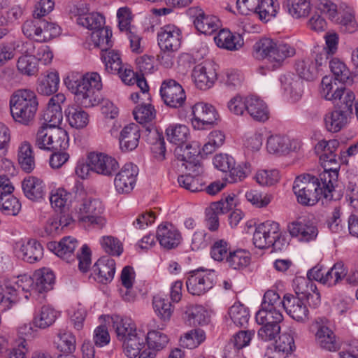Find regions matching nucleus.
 I'll return each instance as SVG.
<instances>
[{
	"label": "nucleus",
	"mask_w": 358,
	"mask_h": 358,
	"mask_svg": "<svg viewBox=\"0 0 358 358\" xmlns=\"http://www.w3.org/2000/svg\"><path fill=\"white\" fill-rule=\"evenodd\" d=\"M113 328L115 329L117 339L120 341L138 331L133 320L129 317H122L120 315L112 317Z\"/></svg>",
	"instance_id": "37"
},
{
	"label": "nucleus",
	"mask_w": 358,
	"mask_h": 358,
	"mask_svg": "<svg viewBox=\"0 0 358 358\" xmlns=\"http://www.w3.org/2000/svg\"><path fill=\"white\" fill-rule=\"evenodd\" d=\"M280 9L277 0H262L255 11L259 19L265 22L275 17Z\"/></svg>",
	"instance_id": "50"
},
{
	"label": "nucleus",
	"mask_w": 358,
	"mask_h": 358,
	"mask_svg": "<svg viewBox=\"0 0 358 358\" xmlns=\"http://www.w3.org/2000/svg\"><path fill=\"white\" fill-rule=\"evenodd\" d=\"M78 246L77 240L71 236L64 237L59 243H50V249L61 259L70 262L76 258L75 250Z\"/></svg>",
	"instance_id": "28"
},
{
	"label": "nucleus",
	"mask_w": 358,
	"mask_h": 358,
	"mask_svg": "<svg viewBox=\"0 0 358 358\" xmlns=\"http://www.w3.org/2000/svg\"><path fill=\"white\" fill-rule=\"evenodd\" d=\"M140 136V128L136 124L131 123L125 126L120 135V149L124 152L135 150L138 145Z\"/></svg>",
	"instance_id": "29"
},
{
	"label": "nucleus",
	"mask_w": 358,
	"mask_h": 358,
	"mask_svg": "<svg viewBox=\"0 0 358 358\" xmlns=\"http://www.w3.org/2000/svg\"><path fill=\"white\" fill-rule=\"evenodd\" d=\"M257 57L266 59L268 67L272 70L279 68L287 57H293L295 48L287 43L277 44L269 38L259 40L254 45Z\"/></svg>",
	"instance_id": "4"
},
{
	"label": "nucleus",
	"mask_w": 358,
	"mask_h": 358,
	"mask_svg": "<svg viewBox=\"0 0 358 358\" xmlns=\"http://www.w3.org/2000/svg\"><path fill=\"white\" fill-rule=\"evenodd\" d=\"M192 124L194 129H206L214 124L217 113L211 104L198 102L192 107Z\"/></svg>",
	"instance_id": "14"
},
{
	"label": "nucleus",
	"mask_w": 358,
	"mask_h": 358,
	"mask_svg": "<svg viewBox=\"0 0 358 358\" xmlns=\"http://www.w3.org/2000/svg\"><path fill=\"white\" fill-rule=\"evenodd\" d=\"M115 273V262L110 257H102L92 267V275L98 282L107 284L112 281Z\"/></svg>",
	"instance_id": "25"
},
{
	"label": "nucleus",
	"mask_w": 358,
	"mask_h": 358,
	"mask_svg": "<svg viewBox=\"0 0 358 358\" xmlns=\"http://www.w3.org/2000/svg\"><path fill=\"white\" fill-rule=\"evenodd\" d=\"M182 148H178L175 150V155L189 173L178 178L180 186L192 192L203 191L205 189L203 165L193 156L182 154Z\"/></svg>",
	"instance_id": "5"
},
{
	"label": "nucleus",
	"mask_w": 358,
	"mask_h": 358,
	"mask_svg": "<svg viewBox=\"0 0 358 358\" xmlns=\"http://www.w3.org/2000/svg\"><path fill=\"white\" fill-rule=\"evenodd\" d=\"M310 331L314 335L316 344L322 349L335 352L339 349L336 335L322 318H317L312 322Z\"/></svg>",
	"instance_id": "12"
},
{
	"label": "nucleus",
	"mask_w": 358,
	"mask_h": 358,
	"mask_svg": "<svg viewBox=\"0 0 358 358\" xmlns=\"http://www.w3.org/2000/svg\"><path fill=\"white\" fill-rule=\"evenodd\" d=\"M181 40V30L174 24H166L157 32V43L162 51H177L180 47Z\"/></svg>",
	"instance_id": "16"
},
{
	"label": "nucleus",
	"mask_w": 358,
	"mask_h": 358,
	"mask_svg": "<svg viewBox=\"0 0 358 358\" xmlns=\"http://www.w3.org/2000/svg\"><path fill=\"white\" fill-rule=\"evenodd\" d=\"M18 71L24 76H35L38 71L37 62L31 55L27 54L20 56L17 62Z\"/></svg>",
	"instance_id": "59"
},
{
	"label": "nucleus",
	"mask_w": 358,
	"mask_h": 358,
	"mask_svg": "<svg viewBox=\"0 0 358 358\" xmlns=\"http://www.w3.org/2000/svg\"><path fill=\"white\" fill-rule=\"evenodd\" d=\"M217 78V73L210 64H199L195 66L192 72V78L195 86L201 90L211 88Z\"/></svg>",
	"instance_id": "22"
},
{
	"label": "nucleus",
	"mask_w": 358,
	"mask_h": 358,
	"mask_svg": "<svg viewBox=\"0 0 358 358\" xmlns=\"http://www.w3.org/2000/svg\"><path fill=\"white\" fill-rule=\"evenodd\" d=\"M22 188L26 197L32 201L43 199L45 194V183L34 176L26 177L22 182Z\"/></svg>",
	"instance_id": "31"
},
{
	"label": "nucleus",
	"mask_w": 358,
	"mask_h": 358,
	"mask_svg": "<svg viewBox=\"0 0 358 358\" xmlns=\"http://www.w3.org/2000/svg\"><path fill=\"white\" fill-rule=\"evenodd\" d=\"M316 66L312 58H306L296 63L295 69L300 79L311 81L319 74Z\"/></svg>",
	"instance_id": "47"
},
{
	"label": "nucleus",
	"mask_w": 358,
	"mask_h": 358,
	"mask_svg": "<svg viewBox=\"0 0 358 358\" xmlns=\"http://www.w3.org/2000/svg\"><path fill=\"white\" fill-rule=\"evenodd\" d=\"M229 315L233 322L241 327H245L250 319L249 310L239 303H235L229 308Z\"/></svg>",
	"instance_id": "56"
},
{
	"label": "nucleus",
	"mask_w": 358,
	"mask_h": 358,
	"mask_svg": "<svg viewBox=\"0 0 358 358\" xmlns=\"http://www.w3.org/2000/svg\"><path fill=\"white\" fill-rule=\"evenodd\" d=\"M189 15L194 19L195 28L201 34L212 35L220 27V21L215 15L206 14L199 7H191L188 10Z\"/></svg>",
	"instance_id": "19"
},
{
	"label": "nucleus",
	"mask_w": 358,
	"mask_h": 358,
	"mask_svg": "<svg viewBox=\"0 0 358 358\" xmlns=\"http://www.w3.org/2000/svg\"><path fill=\"white\" fill-rule=\"evenodd\" d=\"M69 147V136L62 128H52L46 150H62Z\"/></svg>",
	"instance_id": "48"
},
{
	"label": "nucleus",
	"mask_w": 358,
	"mask_h": 358,
	"mask_svg": "<svg viewBox=\"0 0 358 358\" xmlns=\"http://www.w3.org/2000/svg\"><path fill=\"white\" fill-rule=\"evenodd\" d=\"M250 255L248 252L244 250H237L229 252L227 262L233 269H241L250 264Z\"/></svg>",
	"instance_id": "55"
},
{
	"label": "nucleus",
	"mask_w": 358,
	"mask_h": 358,
	"mask_svg": "<svg viewBox=\"0 0 358 358\" xmlns=\"http://www.w3.org/2000/svg\"><path fill=\"white\" fill-rule=\"evenodd\" d=\"M145 341L150 350L160 351L167 345L169 338L160 331L152 330L145 336Z\"/></svg>",
	"instance_id": "58"
},
{
	"label": "nucleus",
	"mask_w": 358,
	"mask_h": 358,
	"mask_svg": "<svg viewBox=\"0 0 358 358\" xmlns=\"http://www.w3.org/2000/svg\"><path fill=\"white\" fill-rule=\"evenodd\" d=\"M71 194L64 188H58L51 192L50 201L55 210H62L68 203Z\"/></svg>",
	"instance_id": "64"
},
{
	"label": "nucleus",
	"mask_w": 358,
	"mask_h": 358,
	"mask_svg": "<svg viewBox=\"0 0 358 358\" xmlns=\"http://www.w3.org/2000/svg\"><path fill=\"white\" fill-rule=\"evenodd\" d=\"M22 30L24 36L38 43L49 42L61 34L58 24L45 19L27 20L22 24Z\"/></svg>",
	"instance_id": "9"
},
{
	"label": "nucleus",
	"mask_w": 358,
	"mask_h": 358,
	"mask_svg": "<svg viewBox=\"0 0 358 358\" xmlns=\"http://www.w3.org/2000/svg\"><path fill=\"white\" fill-rule=\"evenodd\" d=\"M101 59L108 73L115 74L123 69L120 53L115 50L108 49L101 53Z\"/></svg>",
	"instance_id": "40"
},
{
	"label": "nucleus",
	"mask_w": 358,
	"mask_h": 358,
	"mask_svg": "<svg viewBox=\"0 0 358 358\" xmlns=\"http://www.w3.org/2000/svg\"><path fill=\"white\" fill-rule=\"evenodd\" d=\"M112 36V30L108 27H103L92 32L91 40L94 46L99 48L103 52L113 46Z\"/></svg>",
	"instance_id": "42"
},
{
	"label": "nucleus",
	"mask_w": 358,
	"mask_h": 358,
	"mask_svg": "<svg viewBox=\"0 0 358 358\" xmlns=\"http://www.w3.org/2000/svg\"><path fill=\"white\" fill-rule=\"evenodd\" d=\"M332 76H326L322 78L320 86L321 96L327 101H333L335 100V95L337 92L341 89L337 86V83Z\"/></svg>",
	"instance_id": "61"
},
{
	"label": "nucleus",
	"mask_w": 358,
	"mask_h": 358,
	"mask_svg": "<svg viewBox=\"0 0 358 358\" xmlns=\"http://www.w3.org/2000/svg\"><path fill=\"white\" fill-rule=\"evenodd\" d=\"M205 340V331L201 329H195L185 333L180 338V343L185 348L194 349L201 345Z\"/></svg>",
	"instance_id": "57"
},
{
	"label": "nucleus",
	"mask_w": 358,
	"mask_h": 358,
	"mask_svg": "<svg viewBox=\"0 0 358 358\" xmlns=\"http://www.w3.org/2000/svg\"><path fill=\"white\" fill-rule=\"evenodd\" d=\"M266 147L268 153L281 156L299 150L301 142L285 135L274 134L267 138Z\"/></svg>",
	"instance_id": "17"
},
{
	"label": "nucleus",
	"mask_w": 358,
	"mask_h": 358,
	"mask_svg": "<svg viewBox=\"0 0 358 358\" xmlns=\"http://www.w3.org/2000/svg\"><path fill=\"white\" fill-rule=\"evenodd\" d=\"M17 255L24 261L34 263L42 259L43 248L35 239H28L17 243Z\"/></svg>",
	"instance_id": "26"
},
{
	"label": "nucleus",
	"mask_w": 358,
	"mask_h": 358,
	"mask_svg": "<svg viewBox=\"0 0 358 358\" xmlns=\"http://www.w3.org/2000/svg\"><path fill=\"white\" fill-rule=\"evenodd\" d=\"M350 115L348 112L341 109L327 112L324 116L325 128L330 132H338L348 124Z\"/></svg>",
	"instance_id": "33"
},
{
	"label": "nucleus",
	"mask_w": 358,
	"mask_h": 358,
	"mask_svg": "<svg viewBox=\"0 0 358 358\" xmlns=\"http://www.w3.org/2000/svg\"><path fill=\"white\" fill-rule=\"evenodd\" d=\"M156 237L160 245L167 250L176 248L182 241V236L179 230L169 222L159 225Z\"/></svg>",
	"instance_id": "23"
},
{
	"label": "nucleus",
	"mask_w": 358,
	"mask_h": 358,
	"mask_svg": "<svg viewBox=\"0 0 358 358\" xmlns=\"http://www.w3.org/2000/svg\"><path fill=\"white\" fill-rule=\"evenodd\" d=\"M288 315L298 322H306L309 320V310L301 298L292 294L284 296V308Z\"/></svg>",
	"instance_id": "24"
},
{
	"label": "nucleus",
	"mask_w": 358,
	"mask_h": 358,
	"mask_svg": "<svg viewBox=\"0 0 358 358\" xmlns=\"http://www.w3.org/2000/svg\"><path fill=\"white\" fill-rule=\"evenodd\" d=\"M287 229L291 237L305 243L315 241L319 233L317 222L306 215L289 222Z\"/></svg>",
	"instance_id": "10"
},
{
	"label": "nucleus",
	"mask_w": 358,
	"mask_h": 358,
	"mask_svg": "<svg viewBox=\"0 0 358 358\" xmlns=\"http://www.w3.org/2000/svg\"><path fill=\"white\" fill-rule=\"evenodd\" d=\"M135 120L140 124L152 121L156 115V111L150 103H143L135 108L133 112Z\"/></svg>",
	"instance_id": "63"
},
{
	"label": "nucleus",
	"mask_w": 358,
	"mask_h": 358,
	"mask_svg": "<svg viewBox=\"0 0 358 358\" xmlns=\"http://www.w3.org/2000/svg\"><path fill=\"white\" fill-rule=\"evenodd\" d=\"M58 313L49 306H43L36 313L34 324L36 327L45 329L51 326L56 320Z\"/></svg>",
	"instance_id": "44"
},
{
	"label": "nucleus",
	"mask_w": 358,
	"mask_h": 358,
	"mask_svg": "<svg viewBox=\"0 0 358 358\" xmlns=\"http://www.w3.org/2000/svg\"><path fill=\"white\" fill-rule=\"evenodd\" d=\"M216 45L229 50H237L243 45V39L240 34L231 33L228 29H221L214 37Z\"/></svg>",
	"instance_id": "35"
},
{
	"label": "nucleus",
	"mask_w": 358,
	"mask_h": 358,
	"mask_svg": "<svg viewBox=\"0 0 358 358\" xmlns=\"http://www.w3.org/2000/svg\"><path fill=\"white\" fill-rule=\"evenodd\" d=\"M329 68L334 79L341 83H346L350 77V71L346 64L340 59L334 57L329 61Z\"/></svg>",
	"instance_id": "60"
},
{
	"label": "nucleus",
	"mask_w": 358,
	"mask_h": 358,
	"mask_svg": "<svg viewBox=\"0 0 358 358\" xmlns=\"http://www.w3.org/2000/svg\"><path fill=\"white\" fill-rule=\"evenodd\" d=\"M122 342L125 355L129 358H136L145 346V334L143 331L138 330V332L131 334Z\"/></svg>",
	"instance_id": "34"
},
{
	"label": "nucleus",
	"mask_w": 358,
	"mask_h": 358,
	"mask_svg": "<svg viewBox=\"0 0 358 358\" xmlns=\"http://www.w3.org/2000/svg\"><path fill=\"white\" fill-rule=\"evenodd\" d=\"M280 83L285 95L292 102L299 101L303 93V83L298 76L287 73L280 77Z\"/></svg>",
	"instance_id": "27"
},
{
	"label": "nucleus",
	"mask_w": 358,
	"mask_h": 358,
	"mask_svg": "<svg viewBox=\"0 0 358 358\" xmlns=\"http://www.w3.org/2000/svg\"><path fill=\"white\" fill-rule=\"evenodd\" d=\"M138 168L133 163L125 164L120 171L115 175L114 186L119 194H129L131 192L137 180Z\"/></svg>",
	"instance_id": "18"
},
{
	"label": "nucleus",
	"mask_w": 358,
	"mask_h": 358,
	"mask_svg": "<svg viewBox=\"0 0 358 358\" xmlns=\"http://www.w3.org/2000/svg\"><path fill=\"white\" fill-rule=\"evenodd\" d=\"M25 48V53L31 55L35 60H38L43 65L50 64L53 59V53L48 45L36 47L32 43H26Z\"/></svg>",
	"instance_id": "45"
},
{
	"label": "nucleus",
	"mask_w": 358,
	"mask_h": 358,
	"mask_svg": "<svg viewBox=\"0 0 358 358\" xmlns=\"http://www.w3.org/2000/svg\"><path fill=\"white\" fill-rule=\"evenodd\" d=\"M66 115L70 126L78 129L86 127L90 121L88 113L80 108H69Z\"/></svg>",
	"instance_id": "46"
},
{
	"label": "nucleus",
	"mask_w": 358,
	"mask_h": 358,
	"mask_svg": "<svg viewBox=\"0 0 358 358\" xmlns=\"http://www.w3.org/2000/svg\"><path fill=\"white\" fill-rule=\"evenodd\" d=\"M216 272L214 270L197 269L190 271L186 280L189 294L200 296L209 291L215 285Z\"/></svg>",
	"instance_id": "11"
},
{
	"label": "nucleus",
	"mask_w": 358,
	"mask_h": 358,
	"mask_svg": "<svg viewBox=\"0 0 358 358\" xmlns=\"http://www.w3.org/2000/svg\"><path fill=\"white\" fill-rule=\"evenodd\" d=\"M38 106L37 96L31 90H18L14 92L10 100L13 118L24 125H29L34 120Z\"/></svg>",
	"instance_id": "3"
},
{
	"label": "nucleus",
	"mask_w": 358,
	"mask_h": 358,
	"mask_svg": "<svg viewBox=\"0 0 358 358\" xmlns=\"http://www.w3.org/2000/svg\"><path fill=\"white\" fill-rule=\"evenodd\" d=\"M246 112L255 121L264 122L269 119V110L266 103L257 96H246Z\"/></svg>",
	"instance_id": "30"
},
{
	"label": "nucleus",
	"mask_w": 358,
	"mask_h": 358,
	"mask_svg": "<svg viewBox=\"0 0 358 358\" xmlns=\"http://www.w3.org/2000/svg\"><path fill=\"white\" fill-rule=\"evenodd\" d=\"M296 298L306 299L310 307L317 308L321 304V295L316 285L310 279L296 276L292 282Z\"/></svg>",
	"instance_id": "13"
},
{
	"label": "nucleus",
	"mask_w": 358,
	"mask_h": 358,
	"mask_svg": "<svg viewBox=\"0 0 358 358\" xmlns=\"http://www.w3.org/2000/svg\"><path fill=\"white\" fill-rule=\"evenodd\" d=\"M336 140L319 141L315 145V151L320 155V161L324 171L320 173V180L335 186L338 181L339 164L335 152L338 146Z\"/></svg>",
	"instance_id": "6"
},
{
	"label": "nucleus",
	"mask_w": 358,
	"mask_h": 358,
	"mask_svg": "<svg viewBox=\"0 0 358 358\" xmlns=\"http://www.w3.org/2000/svg\"><path fill=\"white\" fill-rule=\"evenodd\" d=\"M286 8L288 13L295 19L306 17L310 13V0H287Z\"/></svg>",
	"instance_id": "43"
},
{
	"label": "nucleus",
	"mask_w": 358,
	"mask_h": 358,
	"mask_svg": "<svg viewBox=\"0 0 358 358\" xmlns=\"http://www.w3.org/2000/svg\"><path fill=\"white\" fill-rule=\"evenodd\" d=\"M152 305L155 313L161 320L164 321L170 320L173 312V308L168 298L162 295L155 296Z\"/></svg>",
	"instance_id": "53"
},
{
	"label": "nucleus",
	"mask_w": 358,
	"mask_h": 358,
	"mask_svg": "<svg viewBox=\"0 0 358 358\" xmlns=\"http://www.w3.org/2000/svg\"><path fill=\"white\" fill-rule=\"evenodd\" d=\"M336 21L339 25L341 31L353 34L358 29V24L355 19L353 9L350 6H345L342 12L338 13L336 18L333 20Z\"/></svg>",
	"instance_id": "39"
},
{
	"label": "nucleus",
	"mask_w": 358,
	"mask_h": 358,
	"mask_svg": "<svg viewBox=\"0 0 358 358\" xmlns=\"http://www.w3.org/2000/svg\"><path fill=\"white\" fill-rule=\"evenodd\" d=\"M355 101V93L349 88L341 87L335 95V100L332 102L339 106V109L344 110L349 114L352 113L353 104Z\"/></svg>",
	"instance_id": "49"
},
{
	"label": "nucleus",
	"mask_w": 358,
	"mask_h": 358,
	"mask_svg": "<svg viewBox=\"0 0 358 358\" xmlns=\"http://www.w3.org/2000/svg\"><path fill=\"white\" fill-rule=\"evenodd\" d=\"M255 319L258 324H280L283 321V315L281 310L261 306L256 313Z\"/></svg>",
	"instance_id": "51"
},
{
	"label": "nucleus",
	"mask_w": 358,
	"mask_h": 358,
	"mask_svg": "<svg viewBox=\"0 0 358 358\" xmlns=\"http://www.w3.org/2000/svg\"><path fill=\"white\" fill-rule=\"evenodd\" d=\"M59 76L57 71L48 73L38 83L37 90L44 95H50L58 90Z\"/></svg>",
	"instance_id": "52"
},
{
	"label": "nucleus",
	"mask_w": 358,
	"mask_h": 358,
	"mask_svg": "<svg viewBox=\"0 0 358 358\" xmlns=\"http://www.w3.org/2000/svg\"><path fill=\"white\" fill-rule=\"evenodd\" d=\"M21 208L19 200L13 194L0 197V210L6 215H16Z\"/></svg>",
	"instance_id": "62"
},
{
	"label": "nucleus",
	"mask_w": 358,
	"mask_h": 358,
	"mask_svg": "<svg viewBox=\"0 0 358 358\" xmlns=\"http://www.w3.org/2000/svg\"><path fill=\"white\" fill-rule=\"evenodd\" d=\"M252 241L257 248L272 247L275 251L282 250L286 245L285 239L282 238L279 224L271 220H267L256 227Z\"/></svg>",
	"instance_id": "7"
},
{
	"label": "nucleus",
	"mask_w": 358,
	"mask_h": 358,
	"mask_svg": "<svg viewBox=\"0 0 358 358\" xmlns=\"http://www.w3.org/2000/svg\"><path fill=\"white\" fill-rule=\"evenodd\" d=\"M160 94L164 103L171 108L181 107L186 100L184 89L173 79H166L162 82Z\"/></svg>",
	"instance_id": "15"
},
{
	"label": "nucleus",
	"mask_w": 358,
	"mask_h": 358,
	"mask_svg": "<svg viewBox=\"0 0 358 358\" xmlns=\"http://www.w3.org/2000/svg\"><path fill=\"white\" fill-rule=\"evenodd\" d=\"M65 83L82 106L90 108L99 103L102 82L98 73H86L80 79L66 80Z\"/></svg>",
	"instance_id": "2"
},
{
	"label": "nucleus",
	"mask_w": 358,
	"mask_h": 358,
	"mask_svg": "<svg viewBox=\"0 0 358 358\" xmlns=\"http://www.w3.org/2000/svg\"><path fill=\"white\" fill-rule=\"evenodd\" d=\"M84 10H88L87 8H83L82 12L79 10L78 12L79 16L77 19V22L78 24L93 31L103 27L105 23V18L102 15L99 13L84 14Z\"/></svg>",
	"instance_id": "41"
},
{
	"label": "nucleus",
	"mask_w": 358,
	"mask_h": 358,
	"mask_svg": "<svg viewBox=\"0 0 358 358\" xmlns=\"http://www.w3.org/2000/svg\"><path fill=\"white\" fill-rule=\"evenodd\" d=\"M334 188L335 186L328 181H322L320 176L315 177L310 174L297 176L292 187L297 202L305 206H313L322 198L331 200Z\"/></svg>",
	"instance_id": "1"
},
{
	"label": "nucleus",
	"mask_w": 358,
	"mask_h": 358,
	"mask_svg": "<svg viewBox=\"0 0 358 358\" xmlns=\"http://www.w3.org/2000/svg\"><path fill=\"white\" fill-rule=\"evenodd\" d=\"M348 270L343 262H336L325 272L324 285L332 287L341 282L347 276Z\"/></svg>",
	"instance_id": "54"
},
{
	"label": "nucleus",
	"mask_w": 358,
	"mask_h": 358,
	"mask_svg": "<svg viewBox=\"0 0 358 358\" xmlns=\"http://www.w3.org/2000/svg\"><path fill=\"white\" fill-rule=\"evenodd\" d=\"M166 135L167 140L173 144L178 145L176 149L182 148V154H185L188 156L195 157V152L192 154L189 151L191 146L189 144L185 145L183 148L182 145L185 144L190 137V132L189 128L180 124H173L169 125L166 129Z\"/></svg>",
	"instance_id": "21"
},
{
	"label": "nucleus",
	"mask_w": 358,
	"mask_h": 358,
	"mask_svg": "<svg viewBox=\"0 0 358 358\" xmlns=\"http://www.w3.org/2000/svg\"><path fill=\"white\" fill-rule=\"evenodd\" d=\"M34 293L42 294L51 290L55 283V275L48 268H43L34 273Z\"/></svg>",
	"instance_id": "36"
},
{
	"label": "nucleus",
	"mask_w": 358,
	"mask_h": 358,
	"mask_svg": "<svg viewBox=\"0 0 358 358\" xmlns=\"http://www.w3.org/2000/svg\"><path fill=\"white\" fill-rule=\"evenodd\" d=\"M87 159H90L92 172L99 175L111 176L119 168V164L114 157L102 152H90Z\"/></svg>",
	"instance_id": "20"
},
{
	"label": "nucleus",
	"mask_w": 358,
	"mask_h": 358,
	"mask_svg": "<svg viewBox=\"0 0 358 358\" xmlns=\"http://www.w3.org/2000/svg\"><path fill=\"white\" fill-rule=\"evenodd\" d=\"M18 291L10 280L0 285V312L11 309L19 301Z\"/></svg>",
	"instance_id": "32"
},
{
	"label": "nucleus",
	"mask_w": 358,
	"mask_h": 358,
	"mask_svg": "<svg viewBox=\"0 0 358 358\" xmlns=\"http://www.w3.org/2000/svg\"><path fill=\"white\" fill-rule=\"evenodd\" d=\"M17 162L21 169L27 172H31L35 168V157L31 144L27 141L20 143L17 148Z\"/></svg>",
	"instance_id": "38"
},
{
	"label": "nucleus",
	"mask_w": 358,
	"mask_h": 358,
	"mask_svg": "<svg viewBox=\"0 0 358 358\" xmlns=\"http://www.w3.org/2000/svg\"><path fill=\"white\" fill-rule=\"evenodd\" d=\"M105 206L99 199L86 198L82 201L76 209L78 221L85 225L98 229L103 228L106 224L104 216Z\"/></svg>",
	"instance_id": "8"
}]
</instances>
